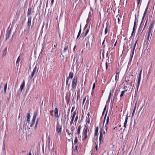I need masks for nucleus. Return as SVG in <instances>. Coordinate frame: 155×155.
Masks as SVG:
<instances>
[{"mask_svg": "<svg viewBox=\"0 0 155 155\" xmlns=\"http://www.w3.org/2000/svg\"><path fill=\"white\" fill-rule=\"evenodd\" d=\"M31 17H29L28 18L27 24L28 25V28L25 30V32L26 33H28L30 31V28L31 25Z\"/></svg>", "mask_w": 155, "mask_h": 155, "instance_id": "nucleus-1", "label": "nucleus"}, {"mask_svg": "<svg viewBox=\"0 0 155 155\" xmlns=\"http://www.w3.org/2000/svg\"><path fill=\"white\" fill-rule=\"evenodd\" d=\"M68 45H65L64 48V50L63 52H62L61 54H63V56H68L69 55V50L68 49Z\"/></svg>", "mask_w": 155, "mask_h": 155, "instance_id": "nucleus-2", "label": "nucleus"}, {"mask_svg": "<svg viewBox=\"0 0 155 155\" xmlns=\"http://www.w3.org/2000/svg\"><path fill=\"white\" fill-rule=\"evenodd\" d=\"M88 128L87 127H85L83 130V135L84 138L83 139V142L85 141L87 137V132Z\"/></svg>", "mask_w": 155, "mask_h": 155, "instance_id": "nucleus-3", "label": "nucleus"}, {"mask_svg": "<svg viewBox=\"0 0 155 155\" xmlns=\"http://www.w3.org/2000/svg\"><path fill=\"white\" fill-rule=\"evenodd\" d=\"M77 78L74 77L73 79L72 84V89H74L75 88L77 85Z\"/></svg>", "mask_w": 155, "mask_h": 155, "instance_id": "nucleus-4", "label": "nucleus"}, {"mask_svg": "<svg viewBox=\"0 0 155 155\" xmlns=\"http://www.w3.org/2000/svg\"><path fill=\"white\" fill-rule=\"evenodd\" d=\"M61 126H58L57 127V135H60L61 133Z\"/></svg>", "mask_w": 155, "mask_h": 155, "instance_id": "nucleus-5", "label": "nucleus"}, {"mask_svg": "<svg viewBox=\"0 0 155 155\" xmlns=\"http://www.w3.org/2000/svg\"><path fill=\"white\" fill-rule=\"evenodd\" d=\"M152 32V31L149 30V31L147 34V42L148 41L150 38H151Z\"/></svg>", "mask_w": 155, "mask_h": 155, "instance_id": "nucleus-6", "label": "nucleus"}, {"mask_svg": "<svg viewBox=\"0 0 155 155\" xmlns=\"http://www.w3.org/2000/svg\"><path fill=\"white\" fill-rule=\"evenodd\" d=\"M137 40H136L135 42V43L134 45V48H133V51H132V52L131 53V60H132V59L133 56V55H134V50H135V47H136V44H137Z\"/></svg>", "mask_w": 155, "mask_h": 155, "instance_id": "nucleus-7", "label": "nucleus"}, {"mask_svg": "<svg viewBox=\"0 0 155 155\" xmlns=\"http://www.w3.org/2000/svg\"><path fill=\"white\" fill-rule=\"evenodd\" d=\"M110 61L109 60H106L105 65H106V69H107L108 68V67L110 66Z\"/></svg>", "mask_w": 155, "mask_h": 155, "instance_id": "nucleus-8", "label": "nucleus"}, {"mask_svg": "<svg viewBox=\"0 0 155 155\" xmlns=\"http://www.w3.org/2000/svg\"><path fill=\"white\" fill-rule=\"evenodd\" d=\"M37 115V112H35L33 116V119H32V120L33 124L35 121L36 117Z\"/></svg>", "mask_w": 155, "mask_h": 155, "instance_id": "nucleus-9", "label": "nucleus"}, {"mask_svg": "<svg viewBox=\"0 0 155 155\" xmlns=\"http://www.w3.org/2000/svg\"><path fill=\"white\" fill-rule=\"evenodd\" d=\"M36 69H37V67L36 66L35 68H34V69L33 70V71L32 72V74H31V78H32L34 76V75H35V74L36 72Z\"/></svg>", "mask_w": 155, "mask_h": 155, "instance_id": "nucleus-10", "label": "nucleus"}, {"mask_svg": "<svg viewBox=\"0 0 155 155\" xmlns=\"http://www.w3.org/2000/svg\"><path fill=\"white\" fill-rule=\"evenodd\" d=\"M154 24V21H153L151 22V23H150V26L149 27V30L152 31V28L153 27Z\"/></svg>", "mask_w": 155, "mask_h": 155, "instance_id": "nucleus-11", "label": "nucleus"}, {"mask_svg": "<svg viewBox=\"0 0 155 155\" xmlns=\"http://www.w3.org/2000/svg\"><path fill=\"white\" fill-rule=\"evenodd\" d=\"M11 33V30L8 31L6 34V40L8 39Z\"/></svg>", "mask_w": 155, "mask_h": 155, "instance_id": "nucleus-12", "label": "nucleus"}, {"mask_svg": "<svg viewBox=\"0 0 155 155\" xmlns=\"http://www.w3.org/2000/svg\"><path fill=\"white\" fill-rule=\"evenodd\" d=\"M102 133H103V129H101L100 131V134L99 137V140L100 142L101 143V142L102 140Z\"/></svg>", "mask_w": 155, "mask_h": 155, "instance_id": "nucleus-13", "label": "nucleus"}, {"mask_svg": "<svg viewBox=\"0 0 155 155\" xmlns=\"http://www.w3.org/2000/svg\"><path fill=\"white\" fill-rule=\"evenodd\" d=\"M149 2H148V3L147 5V7L146 8V9H145V10L144 12V13L143 14V18H142V20H143L146 15V12H147V9H148V5H149Z\"/></svg>", "mask_w": 155, "mask_h": 155, "instance_id": "nucleus-14", "label": "nucleus"}, {"mask_svg": "<svg viewBox=\"0 0 155 155\" xmlns=\"http://www.w3.org/2000/svg\"><path fill=\"white\" fill-rule=\"evenodd\" d=\"M54 116L55 117H58V111L57 108H55L54 109Z\"/></svg>", "mask_w": 155, "mask_h": 155, "instance_id": "nucleus-15", "label": "nucleus"}, {"mask_svg": "<svg viewBox=\"0 0 155 155\" xmlns=\"http://www.w3.org/2000/svg\"><path fill=\"white\" fill-rule=\"evenodd\" d=\"M25 81H23V82L21 84V85L20 87V89L21 90V91L25 86Z\"/></svg>", "mask_w": 155, "mask_h": 155, "instance_id": "nucleus-16", "label": "nucleus"}, {"mask_svg": "<svg viewBox=\"0 0 155 155\" xmlns=\"http://www.w3.org/2000/svg\"><path fill=\"white\" fill-rule=\"evenodd\" d=\"M128 114H127V115L126 117V118L125 119V120L124 123V127L125 128L126 127V124H127V120H128V116H127Z\"/></svg>", "mask_w": 155, "mask_h": 155, "instance_id": "nucleus-17", "label": "nucleus"}, {"mask_svg": "<svg viewBox=\"0 0 155 155\" xmlns=\"http://www.w3.org/2000/svg\"><path fill=\"white\" fill-rule=\"evenodd\" d=\"M73 77V72H70L69 76L68 77V78H72Z\"/></svg>", "mask_w": 155, "mask_h": 155, "instance_id": "nucleus-18", "label": "nucleus"}, {"mask_svg": "<svg viewBox=\"0 0 155 155\" xmlns=\"http://www.w3.org/2000/svg\"><path fill=\"white\" fill-rule=\"evenodd\" d=\"M30 117V115L29 113L27 114V121L28 123H29Z\"/></svg>", "mask_w": 155, "mask_h": 155, "instance_id": "nucleus-19", "label": "nucleus"}, {"mask_svg": "<svg viewBox=\"0 0 155 155\" xmlns=\"http://www.w3.org/2000/svg\"><path fill=\"white\" fill-rule=\"evenodd\" d=\"M140 79H141V78H138V81H137V90H138L139 87L140 85Z\"/></svg>", "mask_w": 155, "mask_h": 155, "instance_id": "nucleus-20", "label": "nucleus"}, {"mask_svg": "<svg viewBox=\"0 0 155 155\" xmlns=\"http://www.w3.org/2000/svg\"><path fill=\"white\" fill-rule=\"evenodd\" d=\"M20 56H19L17 61H16V66H18L19 65V61H20Z\"/></svg>", "mask_w": 155, "mask_h": 155, "instance_id": "nucleus-21", "label": "nucleus"}, {"mask_svg": "<svg viewBox=\"0 0 155 155\" xmlns=\"http://www.w3.org/2000/svg\"><path fill=\"white\" fill-rule=\"evenodd\" d=\"M78 142V137H75V140L74 142V145L76 144Z\"/></svg>", "mask_w": 155, "mask_h": 155, "instance_id": "nucleus-22", "label": "nucleus"}, {"mask_svg": "<svg viewBox=\"0 0 155 155\" xmlns=\"http://www.w3.org/2000/svg\"><path fill=\"white\" fill-rule=\"evenodd\" d=\"M98 130V127H96L95 130V134L96 135H97Z\"/></svg>", "mask_w": 155, "mask_h": 155, "instance_id": "nucleus-23", "label": "nucleus"}, {"mask_svg": "<svg viewBox=\"0 0 155 155\" xmlns=\"http://www.w3.org/2000/svg\"><path fill=\"white\" fill-rule=\"evenodd\" d=\"M81 27H80V29L79 31V32L78 33V36L77 37V39H78L79 38V36L81 34Z\"/></svg>", "mask_w": 155, "mask_h": 155, "instance_id": "nucleus-24", "label": "nucleus"}, {"mask_svg": "<svg viewBox=\"0 0 155 155\" xmlns=\"http://www.w3.org/2000/svg\"><path fill=\"white\" fill-rule=\"evenodd\" d=\"M31 9L30 8H29L28 11V15H31Z\"/></svg>", "mask_w": 155, "mask_h": 155, "instance_id": "nucleus-25", "label": "nucleus"}, {"mask_svg": "<svg viewBox=\"0 0 155 155\" xmlns=\"http://www.w3.org/2000/svg\"><path fill=\"white\" fill-rule=\"evenodd\" d=\"M69 78H67V80H66V85H68V88H69L70 86V84H68V80H69Z\"/></svg>", "mask_w": 155, "mask_h": 155, "instance_id": "nucleus-26", "label": "nucleus"}, {"mask_svg": "<svg viewBox=\"0 0 155 155\" xmlns=\"http://www.w3.org/2000/svg\"><path fill=\"white\" fill-rule=\"evenodd\" d=\"M109 116H108L107 117V119L105 125H108L109 120Z\"/></svg>", "mask_w": 155, "mask_h": 155, "instance_id": "nucleus-27", "label": "nucleus"}, {"mask_svg": "<svg viewBox=\"0 0 155 155\" xmlns=\"http://www.w3.org/2000/svg\"><path fill=\"white\" fill-rule=\"evenodd\" d=\"M81 128V126H79L78 128L77 132L78 133V134H79L80 133V130Z\"/></svg>", "mask_w": 155, "mask_h": 155, "instance_id": "nucleus-28", "label": "nucleus"}, {"mask_svg": "<svg viewBox=\"0 0 155 155\" xmlns=\"http://www.w3.org/2000/svg\"><path fill=\"white\" fill-rule=\"evenodd\" d=\"M126 91V90H124V91H122L121 92V93L120 94V97H122L124 94V93Z\"/></svg>", "mask_w": 155, "mask_h": 155, "instance_id": "nucleus-29", "label": "nucleus"}, {"mask_svg": "<svg viewBox=\"0 0 155 155\" xmlns=\"http://www.w3.org/2000/svg\"><path fill=\"white\" fill-rule=\"evenodd\" d=\"M136 105H135V107H134V110H133V113L132 114V116H133L134 115V114L135 113V110H136Z\"/></svg>", "mask_w": 155, "mask_h": 155, "instance_id": "nucleus-30", "label": "nucleus"}, {"mask_svg": "<svg viewBox=\"0 0 155 155\" xmlns=\"http://www.w3.org/2000/svg\"><path fill=\"white\" fill-rule=\"evenodd\" d=\"M111 91L110 92V94H109V96L108 97V101H110V97H111Z\"/></svg>", "mask_w": 155, "mask_h": 155, "instance_id": "nucleus-31", "label": "nucleus"}, {"mask_svg": "<svg viewBox=\"0 0 155 155\" xmlns=\"http://www.w3.org/2000/svg\"><path fill=\"white\" fill-rule=\"evenodd\" d=\"M7 83H6L5 84L4 87V90H5V93L6 91V89H7Z\"/></svg>", "mask_w": 155, "mask_h": 155, "instance_id": "nucleus-32", "label": "nucleus"}, {"mask_svg": "<svg viewBox=\"0 0 155 155\" xmlns=\"http://www.w3.org/2000/svg\"><path fill=\"white\" fill-rule=\"evenodd\" d=\"M38 120H39V119H38V118L37 119V120H36V122L35 126V128H36V127H37V124H38Z\"/></svg>", "mask_w": 155, "mask_h": 155, "instance_id": "nucleus-33", "label": "nucleus"}, {"mask_svg": "<svg viewBox=\"0 0 155 155\" xmlns=\"http://www.w3.org/2000/svg\"><path fill=\"white\" fill-rule=\"evenodd\" d=\"M86 97H85L83 99V102H82V104H83V105H84V102L86 100Z\"/></svg>", "mask_w": 155, "mask_h": 155, "instance_id": "nucleus-34", "label": "nucleus"}, {"mask_svg": "<svg viewBox=\"0 0 155 155\" xmlns=\"http://www.w3.org/2000/svg\"><path fill=\"white\" fill-rule=\"evenodd\" d=\"M141 73H142V70H141L140 71V74H139V77H138V78H141Z\"/></svg>", "mask_w": 155, "mask_h": 155, "instance_id": "nucleus-35", "label": "nucleus"}, {"mask_svg": "<svg viewBox=\"0 0 155 155\" xmlns=\"http://www.w3.org/2000/svg\"><path fill=\"white\" fill-rule=\"evenodd\" d=\"M74 126H72L71 128V130L73 132L74 130Z\"/></svg>", "mask_w": 155, "mask_h": 155, "instance_id": "nucleus-36", "label": "nucleus"}, {"mask_svg": "<svg viewBox=\"0 0 155 155\" xmlns=\"http://www.w3.org/2000/svg\"><path fill=\"white\" fill-rule=\"evenodd\" d=\"M91 65L89 63H88L87 64V66L88 67H89V68H90V67H91Z\"/></svg>", "mask_w": 155, "mask_h": 155, "instance_id": "nucleus-37", "label": "nucleus"}, {"mask_svg": "<svg viewBox=\"0 0 155 155\" xmlns=\"http://www.w3.org/2000/svg\"><path fill=\"white\" fill-rule=\"evenodd\" d=\"M118 78L119 75L116 74L115 76V80L116 81L117 79H118Z\"/></svg>", "mask_w": 155, "mask_h": 155, "instance_id": "nucleus-38", "label": "nucleus"}, {"mask_svg": "<svg viewBox=\"0 0 155 155\" xmlns=\"http://www.w3.org/2000/svg\"><path fill=\"white\" fill-rule=\"evenodd\" d=\"M75 114H76V112H73V115L72 116V117H73L74 118V117L75 116Z\"/></svg>", "mask_w": 155, "mask_h": 155, "instance_id": "nucleus-39", "label": "nucleus"}, {"mask_svg": "<svg viewBox=\"0 0 155 155\" xmlns=\"http://www.w3.org/2000/svg\"><path fill=\"white\" fill-rule=\"evenodd\" d=\"M107 32V28H106L105 30V34H106Z\"/></svg>", "mask_w": 155, "mask_h": 155, "instance_id": "nucleus-40", "label": "nucleus"}, {"mask_svg": "<svg viewBox=\"0 0 155 155\" xmlns=\"http://www.w3.org/2000/svg\"><path fill=\"white\" fill-rule=\"evenodd\" d=\"M108 127V125H105V130H106V131H107Z\"/></svg>", "mask_w": 155, "mask_h": 155, "instance_id": "nucleus-41", "label": "nucleus"}, {"mask_svg": "<svg viewBox=\"0 0 155 155\" xmlns=\"http://www.w3.org/2000/svg\"><path fill=\"white\" fill-rule=\"evenodd\" d=\"M95 83H94V84H93V87H92V89L93 90L94 89V88L95 87Z\"/></svg>", "mask_w": 155, "mask_h": 155, "instance_id": "nucleus-42", "label": "nucleus"}, {"mask_svg": "<svg viewBox=\"0 0 155 155\" xmlns=\"http://www.w3.org/2000/svg\"><path fill=\"white\" fill-rule=\"evenodd\" d=\"M135 25H134V27H133V31H132V34L133 33V32H134V31L135 30Z\"/></svg>", "mask_w": 155, "mask_h": 155, "instance_id": "nucleus-43", "label": "nucleus"}, {"mask_svg": "<svg viewBox=\"0 0 155 155\" xmlns=\"http://www.w3.org/2000/svg\"><path fill=\"white\" fill-rule=\"evenodd\" d=\"M78 116L77 115L74 121H76L78 120Z\"/></svg>", "mask_w": 155, "mask_h": 155, "instance_id": "nucleus-44", "label": "nucleus"}, {"mask_svg": "<svg viewBox=\"0 0 155 155\" xmlns=\"http://www.w3.org/2000/svg\"><path fill=\"white\" fill-rule=\"evenodd\" d=\"M54 1V0H51V5H52V4L53 3Z\"/></svg>", "mask_w": 155, "mask_h": 155, "instance_id": "nucleus-45", "label": "nucleus"}, {"mask_svg": "<svg viewBox=\"0 0 155 155\" xmlns=\"http://www.w3.org/2000/svg\"><path fill=\"white\" fill-rule=\"evenodd\" d=\"M76 48V46L75 45L74 46V47L73 49V51H75V50Z\"/></svg>", "mask_w": 155, "mask_h": 155, "instance_id": "nucleus-46", "label": "nucleus"}, {"mask_svg": "<svg viewBox=\"0 0 155 155\" xmlns=\"http://www.w3.org/2000/svg\"><path fill=\"white\" fill-rule=\"evenodd\" d=\"M106 114H105V115L104 116V123L105 120V119H106Z\"/></svg>", "mask_w": 155, "mask_h": 155, "instance_id": "nucleus-47", "label": "nucleus"}, {"mask_svg": "<svg viewBox=\"0 0 155 155\" xmlns=\"http://www.w3.org/2000/svg\"><path fill=\"white\" fill-rule=\"evenodd\" d=\"M74 117H72V119H71V120L72 122H73V121L74 120Z\"/></svg>", "mask_w": 155, "mask_h": 155, "instance_id": "nucleus-48", "label": "nucleus"}, {"mask_svg": "<svg viewBox=\"0 0 155 155\" xmlns=\"http://www.w3.org/2000/svg\"><path fill=\"white\" fill-rule=\"evenodd\" d=\"M96 150H97V145L95 147Z\"/></svg>", "mask_w": 155, "mask_h": 155, "instance_id": "nucleus-49", "label": "nucleus"}, {"mask_svg": "<svg viewBox=\"0 0 155 155\" xmlns=\"http://www.w3.org/2000/svg\"><path fill=\"white\" fill-rule=\"evenodd\" d=\"M7 48H5V49H4V51H5L6 52V51H7Z\"/></svg>", "mask_w": 155, "mask_h": 155, "instance_id": "nucleus-50", "label": "nucleus"}, {"mask_svg": "<svg viewBox=\"0 0 155 155\" xmlns=\"http://www.w3.org/2000/svg\"><path fill=\"white\" fill-rule=\"evenodd\" d=\"M106 130H104V131H103V134H105V133H106Z\"/></svg>", "mask_w": 155, "mask_h": 155, "instance_id": "nucleus-51", "label": "nucleus"}, {"mask_svg": "<svg viewBox=\"0 0 155 155\" xmlns=\"http://www.w3.org/2000/svg\"><path fill=\"white\" fill-rule=\"evenodd\" d=\"M102 56H103V58H104V51H103Z\"/></svg>", "mask_w": 155, "mask_h": 155, "instance_id": "nucleus-52", "label": "nucleus"}, {"mask_svg": "<svg viewBox=\"0 0 155 155\" xmlns=\"http://www.w3.org/2000/svg\"><path fill=\"white\" fill-rule=\"evenodd\" d=\"M89 31V30L88 29L87 30V31H86V32L87 33H88V31Z\"/></svg>", "mask_w": 155, "mask_h": 155, "instance_id": "nucleus-53", "label": "nucleus"}, {"mask_svg": "<svg viewBox=\"0 0 155 155\" xmlns=\"http://www.w3.org/2000/svg\"><path fill=\"white\" fill-rule=\"evenodd\" d=\"M57 45H54V48H56V46H57Z\"/></svg>", "mask_w": 155, "mask_h": 155, "instance_id": "nucleus-54", "label": "nucleus"}, {"mask_svg": "<svg viewBox=\"0 0 155 155\" xmlns=\"http://www.w3.org/2000/svg\"><path fill=\"white\" fill-rule=\"evenodd\" d=\"M28 155H31V153L30 152H29V154Z\"/></svg>", "mask_w": 155, "mask_h": 155, "instance_id": "nucleus-55", "label": "nucleus"}, {"mask_svg": "<svg viewBox=\"0 0 155 155\" xmlns=\"http://www.w3.org/2000/svg\"><path fill=\"white\" fill-rule=\"evenodd\" d=\"M119 72H117L116 73V74L119 75Z\"/></svg>", "mask_w": 155, "mask_h": 155, "instance_id": "nucleus-56", "label": "nucleus"}, {"mask_svg": "<svg viewBox=\"0 0 155 155\" xmlns=\"http://www.w3.org/2000/svg\"><path fill=\"white\" fill-rule=\"evenodd\" d=\"M116 43H117V41L115 43L114 45V46H115L116 45Z\"/></svg>", "mask_w": 155, "mask_h": 155, "instance_id": "nucleus-57", "label": "nucleus"}, {"mask_svg": "<svg viewBox=\"0 0 155 155\" xmlns=\"http://www.w3.org/2000/svg\"><path fill=\"white\" fill-rule=\"evenodd\" d=\"M87 34V33L86 32V33H85V36H86Z\"/></svg>", "mask_w": 155, "mask_h": 155, "instance_id": "nucleus-58", "label": "nucleus"}, {"mask_svg": "<svg viewBox=\"0 0 155 155\" xmlns=\"http://www.w3.org/2000/svg\"><path fill=\"white\" fill-rule=\"evenodd\" d=\"M87 34V33L86 32V33H85V36H86Z\"/></svg>", "mask_w": 155, "mask_h": 155, "instance_id": "nucleus-59", "label": "nucleus"}, {"mask_svg": "<svg viewBox=\"0 0 155 155\" xmlns=\"http://www.w3.org/2000/svg\"><path fill=\"white\" fill-rule=\"evenodd\" d=\"M74 107H72V110H71V111H73V110L74 109Z\"/></svg>", "mask_w": 155, "mask_h": 155, "instance_id": "nucleus-60", "label": "nucleus"}, {"mask_svg": "<svg viewBox=\"0 0 155 155\" xmlns=\"http://www.w3.org/2000/svg\"><path fill=\"white\" fill-rule=\"evenodd\" d=\"M73 122L71 121H71L70 122V124H71Z\"/></svg>", "mask_w": 155, "mask_h": 155, "instance_id": "nucleus-61", "label": "nucleus"}, {"mask_svg": "<svg viewBox=\"0 0 155 155\" xmlns=\"http://www.w3.org/2000/svg\"><path fill=\"white\" fill-rule=\"evenodd\" d=\"M53 112V110L52 111V113H51V115L52 116L53 115V114H52V112Z\"/></svg>", "mask_w": 155, "mask_h": 155, "instance_id": "nucleus-62", "label": "nucleus"}, {"mask_svg": "<svg viewBox=\"0 0 155 155\" xmlns=\"http://www.w3.org/2000/svg\"><path fill=\"white\" fill-rule=\"evenodd\" d=\"M137 3L138 4H139L140 3V1H138V2Z\"/></svg>", "mask_w": 155, "mask_h": 155, "instance_id": "nucleus-63", "label": "nucleus"}, {"mask_svg": "<svg viewBox=\"0 0 155 155\" xmlns=\"http://www.w3.org/2000/svg\"><path fill=\"white\" fill-rule=\"evenodd\" d=\"M89 114H89V113H88V114H87V115H88V116H89Z\"/></svg>", "mask_w": 155, "mask_h": 155, "instance_id": "nucleus-64", "label": "nucleus"}]
</instances>
